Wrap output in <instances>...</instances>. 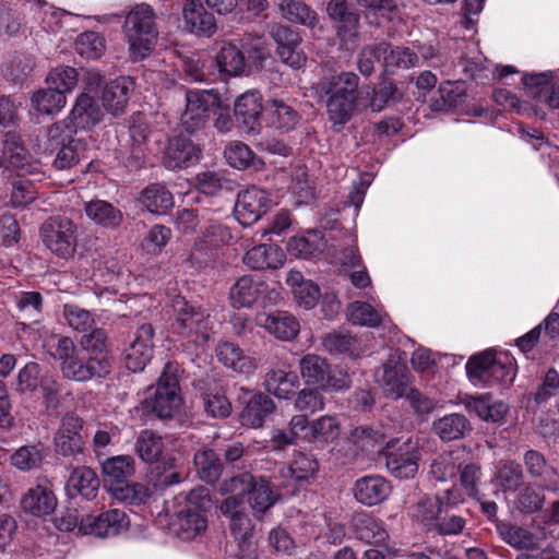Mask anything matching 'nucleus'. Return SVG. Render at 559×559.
Segmentation results:
<instances>
[{
	"label": "nucleus",
	"mask_w": 559,
	"mask_h": 559,
	"mask_svg": "<svg viewBox=\"0 0 559 559\" xmlns=\"http://www.w3.org/2000/svg\"><path fill=\"white\" fill-rule=\"evenodd\" d=\"M139 201L152 214H165L173 205V194L160 185H151L140 194Z\"/></svg>",
	"instance_id": "603ef678"
},
{
	"label": "nucleus",
	"mask_w": 559,
	"mask_h": 559,
	"mask_svg": "<svg viewBox=\"0 0 559 559\" xmlns=\"http://www.w3.org/2000/svg\"><path fill=\"white\" fill-rule=\"evenodd\" d=\"M219 492L238 500L239 507L247 502L255 514L265 513L277 501V493L270 481L249 473L224 480Z\"/></svg>",
	"instance_id": "20e7f679"
},
{
	"label": "nucleus",
	"mask_w": 559,
	"mask_h": 559,
	"mask_svg": "<svg viewBox=\"0 0 559 559\" xmlns=\"http://www.w3.org/2000/svg\"><path fill=\"white\" fill-rule=\"evenodd\" d=\"M359 79L353 72H341L324 76L318 83L317 91L323 94L329 119L334 124H345L359 109Z\"/></svg>",
	"instance_id": "f257e3e1"
},
{
	"label": "nucleus",
	"mask_w": 559,
	"mask_h": 559,
	"mask_svg": "<svg viewBox=\"0 0 559 559\" xmlns=\"http://www.w3.org/2000/svg\"><path fill=\"white\" fill-rule=\"evenodd\" d=\"M109 356H83L78 353L61 365V371L68 379L87 381L94 377H104L110 371Z\"/></svg>",
	"instance_id": "aec40b11"
},
{
	"label": "nucleus",
	"mask_w": 559,
	"mask_h": 559,
	"mask_svg": "<svg viewBox=\"0 0 559 559\" xmlns=\"http://www.w3.org/2000/svg\"><path fill=\"white\" fill-rule=\"evenodd\" d=\"M355 525L357 536L364 543L383 546L389 539L384 523L379 519L368 515L358 516Z\"/></svg>",
	"instance_id": "6e6d98bb"
},
{
	"label": "nucleus",
	"mask_w": 559,
	"mask_h": 559,
	"mask_svg": "<svg viewBox=\"0 0 559 559\" xmlns=\"http://www.w3.org/2000/svg\"><path fill=\"white\" fill-rule=\"evenodd\" d=\"M194 465L199 477L205 483H214L222 473V464L212 450H202L194 455Z\"/></svg>",
	"instance_id": "69168bd1"
},
{
	"label": "nucleus",
	"mask_w": 559,
	"mask_h": 559,
	"mask_svg": "<svg viewBox=\"0 0 559 559\" xmlns=\"http://www.w3.org/2000/svg\"><path fill=\"white\" fill-rule=\"evenodd\" d=\"M271 199L267 191L250 187L240 191L235 204V217L242 226L255 223L270 207Z\"/></svg>",
	"instance_id": "a211bd4d"
},
{
	"label": "nucleus",
	"mask_w": 559,
	"mask_h": 559,
	"mask_svg": "<svg viewBox=\"0 0 559 559\" xmlns=\"http://www.w3.org/2000/svg\"><path fill=\"white\" fill-rule=\"evenodd\" d=\"M271 35L277 44V53L281 60L294 69L302 68L307 57L300 47L301 37L287 26L275 25Z\"/></svg>",
	"instance_id": "4be33fe9"
},
{
	"label": "nucleus",
	"mask_w": 559,
	"mask_h": 559,
	"mask_svg": "<svg viewBox=\"0 0 559 559\" xmlns=\"http://www.w3.org/2000/svg\"><path fill=\"white\" fill-rule=\"evenodd\" d=\"M524 463L531 476L540 478L549 490H559V474L547 464L545 457L537 451L530 450L524 455Z\"/></svg>",
	"instance_id": "de8ad7c7"
},
{
	"label": "nucleus",
	"mask_w": 559,
	"mask_h": 559,
	"mask_svg": "<svg viewBox=\"0 0 559 559\" xmlns=\"http://www.w3.org/2000/svg\"><path fill=\"white\" fill-rule=\"evenodd\" d=\"M527 96L551 109H559V70L547 71L523 78Z\"/></svg>",
	"instance_id": "f3484780"
},
{
	"label": "nucleus",
	"mask_w": 559,
	"mask_h": 559,
	"mask_svg": "<svg viewBox=\"0 0 559 559\" xmlns=\"http://www.w3.org/2000/svg\"><path fill=\"white\" fill-rule=\"evenodd\" d=\"M133 90L134 82L130 76H120L111 81L103 91L104 108L112 116L122 114Z\"/></svg>",
	"instance_id": "f704fd0d"
},
{
	"label": "nucleus",
	"mask_w": 559,
	"mask_h": 559,
	"mask_svg": "<svg viewBox=\"0 0 559 559\" xmlns=\"http://www.w3.org/2000/svg\"><path fill=\"white\" fill-rule=\"evenodd\" d=\"M225 157L228 164L237 169L252 168L260 170L263 162L257 158L249 146L240 142H233L225 148Z\"/></svg>",
	"instance_id": "13d9d810"
},
{
	"label": "nucleus",
	"mask_w": 559,
	"mask_h": 559,
	"mask_svg": "<svg viewBox=\"0 0 559 559\" xmlns=\"http://www.w3.org/2000/svg\"><path fill=\"white\" fill-rule=\"evenodd\" d=\"M300 374L307 385L321 391H341L348 388L347 373L332 368L325 358L308 354L299 360Z\"/></svg>",
	"instance_id": "0eeeda50"
},
{
	"label": "nucleus",
	"mask_w": 559,
	"mask_h": 559,
	"mask_svg": "<svg viewBox=\"0 0 559 559\" xmlns=\"http://www.w3.org/2000/svg\"><path fill=\"white\" fill-rule=\"evenodd\" d=\"M133 459L129 455H118L107 459L102 471L105 483L109 485L110 491L112 487L119 486L134 473Z\"/></svg>",
	"instance_id": "8fccbe9b"
},
{
	"label": "nucleus",
	"mask_w": 559,
	"mask_h": 559,
	"mask_svg": "<svg viewBox=\"0 0 559 559\" xmlns=\"http://www.w3.org/2000/svg\"><path fill=\"white\" fill-rule=\"evenodd\" d=\"M21 508L33 516L50 515L57 508L58 501L47 483L31 487L21 498Z\"/></svg>",
	"instance_id": "c85d7f7f"
},
{
	"label": "nucleus",
	"mask_w": 559,
	"mask_h": 559,
	"mask_svg": "<svg viewBox=\"0 0 559 559\" xmlns=\"http://www.w3.org/2000/svg\"><path fill=\"white\" fill-rule=\"evenodd\" d=\"M386 468L399 479L414 478L421 459L420 448L412 438H395L384 449Z\"/></svg>",
	"instance_id": "6e6552de"
},
{
	"label": "nucleus",
	"mask_w": 559,
	"mask_h": 559,
	"mask_svg": "<svg viewBox=\"0 0 559 559\" xmlns=\"http://www.w3.org/2000/svg\"><path fill=\"white\" fill-rule=\"evenodd\" d=\"M215 63L221 74L238 76L245 73L247 59L242 48L231 43H223L215 57Z\"/></svg>",
	"instance_id": "37998d69"
},
{
	"label": "nucleus",
	"mask_w": 559,
	"mask_h": 559,
	"mask_svg": "<svg viewBox=\"0 0 559 559\" xmlns=\"http://www.w3.org/2000/svg\"><path fill=\"white\" fill-rule=\"evenodd\" d=\"M433 430L443 441H452L463 438L471 425L464 415L454 413L437 419Z\"/></svg>",
	"instance_id": "864d4df0"
},
{
	"label": "nucleus",
	"mask_w": 559,
	"mask_h": 559,
	"mask_svg": "<svg viewBox=\"0 0 559 559\" xmlns=\"http://www.w3.org/2000/svg\"><path fill=\"white\" fill-rule=\"evenodd\" d=\"M153 335L154 330L151 324H142L138 329L133 342L126 350V366L130 371H142L151 360L153 354Z\"/></svg>",
	"instance_id": "a878e982"
},
{
	"label": "nucleus",
	"mask_w": 559,
	"mask_h": 559,
	"mask_svg": "<svg viewBox=\"0 0 559 559\" xmlns=\"http://www.w3.org/2000/svg\"><path fill=\"white\" fill-rule=\"evenodd\" d=\"M486 58L480 52L477 44L468 41L465 44V51L455 64V70L465 78H474L477 71L484 70Z\"/></svg>",
	"instance_id": "774afa93"
},
{
	"label": "nucleus",
	"mask_w": 559,
	"mask_h": 559,
	"mask_svg": "<svg viewBox=\"0 0 559 559\" xmlns=\"http://www.w3.org/2000/svg\"><path fill=\"white\" fill-rule=\"evenodd\" d=\"M263 114L264 105H262L261 95L258 92H246L235 102V116L248 133L259 131Z\"/></svg>",
	"instance_id": "c756f323"
},
{
	"label": "nucleus",
	"mask_w": 559,
	"mask_h": 559,
	"mask_svg": "<svg viewBox=\"0 0 559 559\" xmlns=\"http://www.w3.org/2000/svg\"><path fill=\"white\" fill-rule=\"evenodd\" d=\"M209 490L198 487L190 491L186 506L180 509L173 522L170 530L182 540H192L203 534L207 527V520L204 512L211 507Z\"/></svg>",
	"instance_id": "39448f33"
},
{
	"label": "nucleus",
	"mask_w": 559,
	"mask_h": 559,
	"mask_svg": "<svg viewBox=\"0 0 559 559\" xmlns=\"http://www.w3.org/2000/svg\"><path fill=\"white\" fill-rule=\"evenodd\" d=\"M81 428V421L76 416L69 415L63 418L56 439L57 447L62 454H69L80 447L78 435Z\"/></svg>",
	"instance_id": "e2e57ef3"
},
{
	"label": "nucleus",
	"mask_w": 559,
	"mask_h": 559,
	"mask_svg": "<svg viewBox=\"0 0 559 559\" xmlns=\"http://www.w3.org/2000/svg\"><path fill=\"white\" fill-rule=\"evenodd\" d=\"M70 129L75 133L78 130H90L103 119V110L97 102L88 93H81L70 111Z\"/></svg>",
	"instance_id": "2f4dec72"
},
{
	"label": "nucleus",
	"mask_w": 559,
	"mask_h": 559,
	"mask_svg": "<svg viewBox=\"0 0 559 559\" xmlns=\"http://www.w3.org/2000/svg\"><path fill=\"white\" fill-rule=\"evenodd\" d=\"M285 261L284 250L275 243L254 246L243 255V263L253 270H276L282 267Z\"/></svg>",
	"instance_id": "473e14b6"
},
{
	"label": "nucleus",
	"mask_w": 559,
	"mask_h": 559,
	"mask_svg": "<svg viewBox=\"0 0 559 559\" xmlns=\"http://www.w3.org/2000/svg\"><path fill=\"white\" fill-rule=\"evenodd\" d=\"M182 132L180 129L178 135L169 139L164 153V163L170 169L189 167L200 157V148Z\"/></svg>",
	"instance_id": "393cba45"
},
{
	"label": "nucleus",
	"mask_w": 559,
	"mask_h": 559,
	"mask_svg": "<svg viewBox=\"0 0 559 559\" xmlns=\"http://www.w3.org/2000/svg\"><path fill=\"white\" fill-rule=\"evenodd\" d=\"M278 10L281 16L290 23L310 28L318 25V14L301 0H284L278 4Z\"/></svg>",
	"instance_id": "3c124183"
},
{
	"label": "nucleus",
	"mask_w": 559,
	"mask_h": 559,
	"mask_svg": "<svg viewBox=\"0 0 559 559\" xmlns=\"http://www.w3.org/2000/svg\"><path fill=\"white\" fill-rule=\"evenodd\" d=\"M285 282L295 302L305 310L313 309L322 297L319 285L297 270H290Z\"/></svg>",
	"instance_id": "7c9ffc66"
},
{
	"label": "nucleus",
	"mask_w": 559,
	"mask_h": 559,
	"mask_svg": "<svg viewBox=\"0 0 559 559\" xmlns=\"http://www.w3.org/2000/svg\"><path fill=\"white\" fill-rule=\"evenodd\" d=\"M297 428L304 430V441L330 443L340 435L341 426L335 416L324 415L309 421L305 415H297Z\"/></svg>",
	"instance_id": "b1692460"
},
{
	"label": "nucleus",
	"mask_w": 559,
	"mask_h": 559,
	"mask_svg": "<svg viewBox=\"0 0 559 559\" xmlns=\"http://www.w3.org/2000/svg\"><path fill=\"white\" fill-rule=\"evenodd\" d=\"M298 119L297 111L283 99L272 98L264 104L262 120L269 127L289 131L296 127Z\"/></svg>",
	"instance_id": "4c0bfd02"
},
{
	"label": "nucleus",
	"mask_w": 559,
	"mask_h": 559,
	"mask_svg": "<svg viewBox=\"0 0 559 559\" xmlns=\"http://www.w3.org/2000/svg\"><path fill=\"white\" fill-rule=\"evenodd\" d=\"M222 107V99L214 90H190L186 94V109L180 116V129L189 134L205 124L211 112Z\"/></svg>",
	"instance_id": "1a4fd4ad"
},
{
	"label": "nucleus",
	"mask_w": 559,
	"mask_h": 559,
	"mask_svg": "<svg viewBox=\"0 0 559 559\" xmlns=\"http://www.w3.org/2000/svg\"><path fill=\"white\" fill-rule=\"evenodd\" d=\"M129 58L138 62L147 58L156 48L158 29L153 8L140 3L126 14L122 25Z\"/></svg>",
	"instance_id": "7ed1b4c3"
},
{
	"label": "nucleus",
	"mask_w": 559,
	"mask_h": 559,
	"mask_svg": "<svg viewBox=\"0 0 559 559\" xmlns=\"http://www.w3.org/2000/svg\"><path fill=\"white\" fill-rule=\"evenodd\" d=\"M463 404L480 419L490 423L501 421L509 411L502 401H492L488 395L466 396Z\"/></svg>",
	"instance_id": "79ce46f5"
},
{
	"label": "nucleus",
	"mask_w": 559,
	"mask_h": 559,
	"mask_svg": "<svg viewBox=\"0 0 559 559\" xmlns=\"http://www.w3.org/2000/svg\"><path fill=\"white\" fill-rule=\"evenodd\" d=\"M462 356H454L449 354L432 353L428 348H418L412 355V366L418 372H425L432 369L437 365L444 366L457 365L462 361Z\"/></svg>",
	"instance_id": "4d7b16f0"
},
{
	"label": "nucleus",
	"mask_w": 559,
	"mask_h": 559,
	"mask_svg": "<svg viewBox=\"0 0 559 559\" xmlns=\"http://www.w3.org/2000/svg\"><path fill=\"white\" fill-rule=\"evenodd\" d=\"M522 481L523 473L520 464L506 461L497 465L493 483L504 491H515Z\"/></svg>",
	"instance_id": "0e129e2a"
},
{
	"label": "nucleus",
	"mask_w": 559,
	"mask_h": 559,
	"mask_svg": "<svg viewBox=\"0 0 559 559\" xmlns=\"http://www.w3.org/2000/svg\"><path fill=\"white\" fill-rule=\"evenodd\" d=\"M325 241L318 230L292 237L287 242V251L296 258L308 259L321 252Z\"/></svg>",
	"instance_id": "09e8293b"
},
{
	"label": "nucleus",
	"mask_w": 559,
	"mask_h": 559,
	"mask_svg": "<svg viewBox=\"0 0 559 559\" xmlns=\"http://www.w3.org/2000/svg\"><path fill=\"white\" fill-rule=\"evenodd\" d=\"M39 390L47 408H55L58 403V388L56 380L50 376H40L37 362H27L17 372L16 391L21 394H33Z\"/></svg>",
	"instance_id": "f8f14e48"
},
{
	"label": "nucleus",
	"mask_w": 559,
	"mask_h": 559,
	"mask_svg": "<svg viewBox=\"0 0 559 559\" xmlns=\"http://www.w3.org/2000/svg\"><path fill=\"white\" fill-rule=\"evenodd\" d=\"M219 510L222 514L230 519V532L238 542L241 557L245 558L253 545L251 542L253 527L250 519L235 498H226L221 503Z\"/></svg>",
	"instance_id": "412c9836"
},
{
	"label": "nucleus",
	"mask_w": 559,
	"mask_h": 559,
	"mask_svg": "<svg viewBox=\"0 0 559 559\" xmlns=\"http://www.w3.org/2000/svg\"><path fill=\"white\" fill-rule=\"evenodd\" d=\"M76 228L66 217H51L44 223L40 229L45 247L62 259L71 258L76 250Z\"/></svg>",
	"instance_id": "9b49d317"
},
{
	"label": "nucleus",
	"mask_w": 559,
	"mask_h": 559,
	"mask_svg": "<svg viewBox=\"0 0 559 559\" xmlns=\"http://www.w3.org/2000/svg\"><path fill=\"white\" fill-rule=\"evenodd\" d=\"M185 29L191 34L212 37L217 29L215 17L199 0H187L182 8Z\"/></svg>",
	"instance_id": "bb28decb"
},
{
	"label": "nucleus",
	"mask_w": 559,
	"mask_h": 559,
	"mask_svg": "<svg viewBox=\"0 0 559 559\" xmlns=\"http://www.w3.org/2000/svg\"><path fill=\"white\" fill-rule=\"evenodd\" d=\"M379 51L383 55V67L386 72L417 67L420 62L418 53L409 47H391L386 43H381Z\"/></svg>",
	"instance_id": "c03bdc74"
},
{
	"label": "nucleus",
	"mask_w": 559,
	"mask_h": 559,
	"mask_svg": "<svg viewBox=\"0 0 559 559\" xmlns=\"http://www.w3.org/2000/svg\"><path fill=\"white\" fill-rule=\"evenodd\" d=\"M73 130L63 122H58L49 130V139L60 148L55 158V166L58 169H69L76 165L80 159V142L74 139Z\"/></svg>",
	"instance_id": "5701e85b"
},
{
	"label": "nucleus",
	"mask_w": 559,
	"mask_h": 559,
	"mask_svg": "<svg viewBox=\"0 0 559 559\" xmlns=\"http://www.w3.org/2000/svg\"><path fill=\"white\" fill-rule=\"evenodd\" d=\"M129 527L130 519L127 513L119 509H110L98 515L85 514L80 533L105 539L122 536Z\"/></svg>",
	"instance_id": "ddd939ff"
},
{
	"label": "nucleus",
	"mask_w": 559,
	"mask_h": 559,
	"mask_svg": "<svg viewBox=\"0 0 559 559\" xmlns=\"http://www.w3.org/2000/svg\"><path fill=\"white\" fill-rule=\"evenodd\" d=\"M460 453V451L444 453L433 460L430 465L431 478L438 483L453 479L461 467Z\"/></svg>",
	"instance_id": "052dcab7"
},
{
	"label": "nucleus",
	"mask_w": 559,
	"mask_h": 559,
	"mask_svg": "<svg viewBox=\"0 0 559 559\" xmlns=\"http://www.w3.org/2000/svg\"><path fill=\"white\" fill-rule=\"evenodd\" d=\"M99 488V480L95 472L86 466L75 467L66 484V490L69 497L90 500L95 498Z\"/></svg>",
	"instance_id": "ea45409f"
},
{
	"label": "nucleus",
	"mask_w": 559,
	"mask_h": 559,
	"mask_svg": "<svg viewBox=\"0 0 559 559\" xmlns=\"http://www.w3.org/2000/svg\"><path fill=\"white\" fill-rule=\"evenodd\" d=\"M86 216L96 225L115 229L122 222V213L105 200H93L84 205Z\"/></svg>",
	"instance_id": "49530a36"
},
{
	"label": "nucleus",
	"mask_w": 559,
	"mask_h": 559,
	"mask_svg": "<svg viewBox=\"0 0 559 559\" xmlns=\"http://www.w3.org/2000/svg\"><path fill=\"white\" fill-rule=\"evenodd\" d=\"M255 323L281 341L294 340L300 330V324L297 318L287 311L258 313L255 317Z\"/></svg>",
	"instance_id": "cd10ccee"
},
{
	"label": "nucleus",
	"mask_w": 559,
	"mask_h": 559,
	"mask_svg": "<svg viewBox=\"0 0 559 559\" xmlns=\"http://www.w3.org/2000/svg\"><path fill=\"white\" fill-rule=\"evenodd\" d=\"M264 386L275 397L286 400L299 386V378L296 372L283 364L266 372Z\"/></svg>",
	"instance_id": "58836bf2"
},
{
	"label": "nucleus",
	"mask_w": 559,
	"mask_h": 559,
	"mask_svg": "<svg viewBox=\"0 0 559 559\" xmlns=\"http://www.w3.org/2000/svg\"><path fill=\"white\" fill-rule=\"evenodd\" d=\"M215 352L216 357L225 367L240 374L248 377L258 369L259 361L252 356L245 355L233 343L222 342L217 345Z\"/></svg>",
	"instance_id": "c9c22d12"
},
{
	"label": "nucleus",
	"mask_w": 559,
	"mask_h": 559,
	"mask_svg": "<svg viewBox=\"0 0 559 559\" xmlns=\"http://www.w3.org/2000/svg\"><path fill=\"white\" fill-rule=\"evenodd\" d=\"M176 318L171 324L173 331L189 338L198 347H204L212 334L213 321L205 311L195 309L183 300L175 305Z\"/></svg>",
	"instance_id": "423d86ee"
},
{
	"label": "nucleus",
	"mask_w": 559,
	"mask_h": 559,
	"mask_svg": "<svg viewBox=\"0 0 559 559\" xmlns=\"http://www.w3.org/2000/svg\"><path fill=\"white\" fill-rule=\"evenodd\" d=\"M442 512V502L439 497H423L414 507L413 518L431 531Z\"/></svg>",
	"instance_id": "680f3d73"
},
{
	"label": "nucleus",
	"mask_w": 559,
	"mask_h": 559,
	"mask_svg": "<svg viewBox=\"0 0 559 559\" xmlns=\"http://www.w3.org/2000/svg\"><path fill=\"white\" fill-rule=\"evenodd\" d=\"M374 380L385 396L399 400L411 389L408 371L400 356H392L374 372Z\"/></svg>",
	"instance_id": "4468645a"
},
{
	"label": "nucleus",
	"mask_w": 559,
	"mask_h": 559,
	"mask_svg": "<svg viewBox=\"0 0 559 559\" xmlns=\"http://www.w3.org/2000/svg\"><path fill=\"white\" fill-rule=\"evenodd\" d=\"M230 238L231 234L226 226L211 223L202 236L195 239L192 247L181 253L180 261L187 266L199 264L205 260L212 249L228 242Z\"/></svg>",
	"instance_id": "2eb2a0df"
},
{
	"label": "nucleus",
	"mask_w": 559,
	"mask_h": 559,
	"mask_svg": "<svg viewBox=\"0 0 559 559\" xmlns=\"http://www.w3.org/2000/svg\"><path fill=\"white\" fill-rule=\"evenodd\" d=\"M3 163L7 168L17 171L21 177L12 183L11 204L14 207H23L32 203L37 194L34 181L24 179L26 175L41 176V166L34 160L23 146L21 139L15 133H7L2 150Z\"/></svg>",
	"instance_id": "f03ea898"
},
{
	"label": "nucleus",
	"mask_w": 559,
	"mask_h": 559,
	"mask_svg": "<svg viewBox=\"0 0 559 559\" xmlns=\"http://www.w3.org/2000/svg\"><path fill=\"white\" fill-rule=\"evenodd\" d=\"M495 362V350L488 349L472 356L466 364L467 378L474 386H491V369Z\"/></svg>",
	"instance_id": "a18cd8bd"
},
{
	"label": "nucleus",
	"mask_w": 559,
	"mask_h": 559,
	"mask_svg": "<svg viewBox=\"0 0 559 559\" xmlns=\"http://www.w3.org/2000/svg\"><path fill=\"white\" fill-rule=\"evenodd\" d=\"M391 490L390 483L382 476H366L355 483L354 495L358 502L372 507L383 502Z\"/></svg>",
	"instance_id": "72a5a7b5"
},
{
	"label": "nucleus",
	"mask_w": 559,
	"mask_h": 559,
	"mask_svg": "<svg viewBox=\"0 0 559 559\" xmlns=\"http://www.w3.org/2000/svg\"><path fill=\"white\" fill-rule=\"evenodd\" d=\"M75 50L85 59L96 60L104 55L106 40L96 32H84L75 40Z\"/></svg>",
	"instance_id": "338daca9"
},
{
	"label": "nucleus",
	"mask_w": 559,
	"mask_h": 559,
	"mask_svg": "<svg viewBox=\"0 0 559 559\" xmlns=\"http://www.w3.org/2000/svg\"><path fill=\"white\" fill-rule=\"evenodd\" d=\"M276 180L280 189H286L289 201L295 207L308 205L314 200V190L305 166L298 164L278 173Z\"/></svg>",
	"instance_id": "dca6fc26"
},
{
	"label": "nucleus",
	"mask_w": 559,
	"mask_h": 559,
	"mask_svg": "<svg viewBox=\"0 0 559 559\" xmlns=\"http://www.w3.org/2000/svg\"><path fill=\"white\" fill-rule=\"evenodd\" d=\"M274 411L275 404L270 396L255 393L246 402L240 413V423L246 427L260 428Z\"/></svg>",
	"instance_id": "a19ab883"
},
{
	"label": "nucleus",
	"mask_w": 559,
	"mask_h": 559,
	"mask_svg": "<svg viewBox=\"0 0 559 559\" xmlns=\"http://www.w3.org/2000/svg\"><path fill=\"white\" fill-rule=\"evenodd\" d=\"M347 317L353 324L376 328L384 321L386 313L382 307H373L368 302L355 301L348 306Z\"/></svg>",
	"instance_id": "5fc2aeb1"
},
{
	"label": "nucleus",
	"mask_w": 559,
	"mask_h": 559,
	"mask_svg": "<svg viewBox=\"0 0 559 559\" xmlns=\"http://www.w3.org/2000/svg\"><path fill=\"white\" fill-rule=\"evenodd\" d=\"M167 442L152 431H143L136 441L139 456L146 463H157L163 469L177 467L178 453L167 448Z\"/></svg>",
	"instance_id": "6ab92c4d"
},
{
	"label": "nucleus",
	"mask_w": 559,
	"mask_h": 559,
	"mask_svg": "<svg viewBox=\"0 0 559 559\" xmlns=\"http://www.w3.org/2000/svg\"><path fill=\"white\" fill-rule=\"evenodd\" d=\"M66 104L67 96L50 86L35 92L32 96L34 109L43 115H56Z\"/></svg>",
	"instance_id": "bf43d9fd"
},
{
	"label": "nucleus",
	"mask_w": 559,
	"mask_h": 559,
	"mask_svg": "<svg viewBox=\"0 0 559 559\" xmlns=\"http://www.w3.org/2000/svg\"><path fill=\"white\" fill-rule=\"evenodd\" d=\"M267 290V285L252 276L240 277L230 288V301L235 308L253 306Z\"/></svg>",
	"instance_id": "e433bc0d"
},
{
	"label": "nucleus",
	"mask_w": 559,
	"mask_h": 559,
	"mask_svg": "<svg viewBox=\"0 0 559 559\" xmlns=\"http://www.w3.org/2000/svg\"><path fill=\"white\" fill-rule=\"evenodd\" d=\"M179 381L174 373L164 371L155 388H150L144 399V406L160 418L173 417L180 408Z\"/></svg>",
	"instance_id": "9d476101"
}]
</instances>
